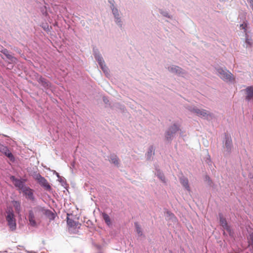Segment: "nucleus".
<instances>
[{
  "label": "nucleus",
  "instance_id": "58836bf2",
  "mask_svg": "<svg viewBox=\"0 0 253 253\" xmlns=\"http://www.w3.org/2000/svg\"><path fill=\"white\" fill-rule=\"evenodd\" d=\"M209 157H210V156H209ZM209 162H210V163H211V159H210V157H209Z\"/></svg>",
  "mask_w": 253,
  "mask_h": 253
},
{
  "label": "nucleus",
  "instance_id": "5701e85b",
  "mask_svg": "<svg viewBox=\"0 0 253 253\" xmlns=\"http://www.w3.org/2000/svg\"><path fill=\"white\" fill-rule=\"evenodd\" d=\"M103 217L106 223L108 226H110L111 224V222L109 216L107 214L104 213H103Z\"/></svg>",
  "mask_w": 253,
  "mask_h": 253
},
{
  "label": "nucleus",
  "instance_id": "f3484780",
  "mask_svg": "<svg viewBox=\"0 0 253 253\" xmlns=\"http://www.w3.org/2000/svg\"><path fill=\"white\" fill-rule=\"evenodd\" d=\"M180 183L183 187L188 191H190V187L189 186L188 180L187 178L182 177L180 179Z\"/></svg>",
  "mask_w": 253,
  "mask_h": 253
},
{
  "label": "nucleus",
  "instance_id": "cd10ccee",
  "mask_svg": "<svg viewBox=\"0 0 253 253\" xmlns=\"http://www.w3.org/2000/svg\"><path fill=\"white\" fill-rule=\"evenodd\" d=\"M134 225H135L137 234L140 236L142 235V232L141 231V227H140V226L139 225V224L137 223H135Z\"/></svg>",
  "mask_w": 253,
  "mask_h": 253
},
{
  "label": "nucleus",
  "instance_id": "20e7f679",
  "mask_svg": "<svg viewBox=\"0 0 253 253\" xmlns=\"http://www.w3.org/2000/svg\"><path fill=\"white\" fill-rule=\"evenodd\" d=\"M191 111L195 113L198 117L208 118L209 116H211V114L210 113L204 109H199L197 108H194L191 109Z\"/></svg>",
  "mask_w": 253,
  "mask_h": 253
},
{
  "label": "nucleus",
  "instance_id": "e433bc0d",
  "mask_svg": "<svg viewBox=\"0 0 253 253\" xmlns=\"http://www.w3.org/2000/svg\"><path fill=\"white\" fill-rule=\"evenodd\" d=\"M42 11L43 14H45V15H46L47 14V13L46 12V11H45V12H44L43 10H42Z\"/></svg>",
  "mask_w": 253,
  "mask_h": 253
},
{
  "label": "nucleus",
  "instance_id": "6ab92c4d",
  "mask_svg": "<svg viewBox=\"0 0 253 253\" xmlns=\"http://www.w3.org/2000/svg\"><path fill=\"white\" fill-rule=\"evenodd\" d=\"M153 155H154V149L152 146H151L146 154L147 159L150 160Z\"/></svg>",
  "mask_w": 253,
  "mask_h": 253
},
{
  "label": "nucleus",
  "instance_id": "393cba45",
  "mask_svg": "<svg viewBox=\"0 0 253 253\" xmlns=\"http://www.w3.org/2000/svg\"><path fill=\"white\" fill-rule=\"evenodd\" d=\"M39 81L41 83H42V84L44 86V87H48V86H49V83L48 82H46V80L44 79V78H40L39 79Z\"/></svg>",
  "mask_w": 253,
  "mask_h": 253
},
{
  "label": "nucleus",
  "instance_id": "aec40b11",
  "mask_svg": "<svg viewBox=\"0 0 253 253\" xmlns=\"http://www.w3.org/2000/svg\"><path fill=\"white\" fill-rule=\"evenodd\" d=\"M93 54L95 58L96 59L98 62H99V59L103 60L97 49H93Z\"/></svg>",
  "mask_w": 253,
  "mask_h": 253
},
{
  "label": "nucleus",
  "instance_id": "bb28decb",
  "mask_svg": "<svg viewBox=\"0 0 253 253\" xmlns=\"http://www.w3.org/2000/svg\"><path fill=\"white\" fill-rule=\"evenodd\" d=\"M156 174L161 180H162L163 182H166L165 176L162 172H161L160 170H158L157 171Z\"/></svg>",
  "mask_w": 253,
  "mask_h": 253
},
{
  "label": "nucleus",
  "instance_id": "f257e3e1",
  "mask_svg": "<svg viewBox=\"0 0 253 253\" xmlns=\"http://www.w3.org/2000/svg\"><path fill=\"white\" fill-rule=\"evenodd\" d=\"M6 219L7 224L11 231H14L16 229V219L12 211L9 210L7 211Z\"/></svg>",
  "mask_w": 253,
  "mask_h": 253
},
{
  "label": "nucleus",
  "instance_id": "dca6fc26",
  "mask_svg": "<svg viewBox=\"0 0 253 253\" xmlns=\"http://www.w3.org/2000/svg\"><path fill=\"white\" fill-rule=\"evenodd\" d=\"M245 44L246 48L251 47L253 46V41L250 38L247 33L245 34Z\"/></svg>",
  "mask_w": 253,
  "mask_h": 253
},
{
  "label": "nucleus",
  "instance_id": "39448f33",
  "mask_svg": "<svg viewBox=\"0 0 253 253\" xmlns=\"http://www.w3.org/2000/svg\"><path fill=\"white\" fill-rule=\"evenodd\" d=\"M112 13L114 16L115 19V22L117 24H118L120 27L122 26V24L121 23V20L120 17V14L117 8H115L114 6V4H112L111 7Z\"/></svg>",
  "mask_w": 253,
  "mask_h": 253
},
{
  "label": "nucleus",
  "instance_id": "72a5a7b5",
  "mask_svg": "<svg viewBox=\"0 0 253 253\" xmlns=\"http://www.w3.org/2000/svg\"><path fill=\"white\" fill-rule=\"evenodd\" d=\"M59 181H60L61 183H62L63 185V183H64V179L61 177V179H58Z\"/></svg>",
  "mask_w": 253,
  "mask_h": 253
},
{
  "label": "nucleus",
  "instance_id": "b1692460",
  "mask_svg": "<svg viewBox=\"0 0 253 253\" xmlns=\"http://www.w3.org/2000/svg\"><path fill=\"white\" fill-rule=\"evenodd\" d=\"M174 134L168 130L166 133V138L168 141H170L173 138Z\"/></svg>",
  "mask_w": 253,
  "mask_h": 253
},
{
  "label": "nucleus",
  "instance_id": "4468645a",
  "mask_svg": "<svg viewBox=\"0 0 253 253\" xmlns=\"http://www.w3.org/2000/svg\"><path fill=\"white\" fill-rule=\"evenodd\" d=\"M29 220L30 224L31 226H32L33 227L36 226L37 224H36V222L35 220L34 214L32 211H29Z\"/></svg>",
  "mask_w": 253,
  "mask_h": 253
},
{
  "label": "nucleus",
  "instance_id": "2f4dec72",
  "mask_svg": "<svg viewBox=\"0 0 253 253\" xmlns=\"http://www.w3.org/2000/svg\"><path fill=\"white\" fill-rule=\"evenodd\" d=\"M162 14H163L164 16L165 17H168V18H170V16L169 15L168 13L167 12H162L161 13Z\"/></svg>",
  "mask_w": 253,
  "mask_h": 253
},
{
  "label": "nucleus",
  "instance_id": "ddd939ff",
  "mask_svg": "<svg viewBox=\"0 0 253 253\" xmlns=\"http://www.w3.org/2000/svg\"><path fill=\"white\" fill-rule=\"evenodd\" d=\"M98 63L106 76L108 77L109 75V71L108 68L106 66L104 60L99 59V62Z\"/></svg>",
  "mask_w": 253,
  "mask_h": 253
},
{
  "label": "nucleus",
  "instance_id": "6e6552de",
  "mask_svg": "<svg viewBox=\"0 0 253 253\" xmlns=\"http://www.w3.org/2000/svg\"><path fill=\"white\" fill-rule=\"evenodd\" d=\"M168 70L169 72L176 75H183L184 73L180 67L175 65H172L169 67Z\"/></svg>",
  "mask_w": 253,
  "mask_h": 253
},
{
  "label": "nucleus",
  "instance_id": "2eb2a0df",
  "mask_svg": "<svg viewBox=\"0 0 253 253\" xmlns=\"http://www.w3.org/2000/svg\"><path fill=\"white\" fill-rule=\"evenodd\" d=\"M1 52L4 54L6 57L9 59L11 62H15L17 61L16 58H15L14 57L12 56L11 54H9L8 51L6 49H2Z\"/></svg>",
  "mask_w": 253,
  "mask_h": 253
},
{
  "label": "nucleus",
  "instance_id": "1a4fd4ad",
  "mask_svg": "<svg viewBox=\"0 0 253 253\" xmlns=\"http://www.w3.org/2000/svg\"><path fill=\"white\" fill-rule=\"evenodd\" d=\"M0 151L3 153L5 156H6L8 158H9L11 160H13L14 158L11 153V152L9 151L7 147L3 145H0Z\"/></svg>",
  "mask_w": 253,
  "mask_h": 253
},
{
  "label": "nucleus",
  "instance_id": "ea45409f",
  "mask_svg": "<svg viewBox=\"0 0 253 253\" xmlns=\"http://www.w3.org/2000/svg\"><path fill=\"white\" fill-rule=\"evenodd\" d=\"M43 8L45 9H46V7L44 6Z\"/></svg>",
  "mask_w": 253,
  "mask_h": 253
},
{
  "label": "nucleus",
  "instance_id": "a211bd4d",
  "mask_svg": "<svg viewBox=\"0 0 253 253\" xmlns=\"http://www.w3.org/2000/svg\"><path fill=\"white\" fill-rule=\"evenodd\" d=\"M179 130V126L176 124H173L168 129V130L174 134L177 131Z\"/></svg>",
  "mask_w": 253,
  "mask_h": 253
},
{
  "label": "nucleus",
  "instance_id": "7c9ffc66",
  "mask_svg": "<svg viewBox=\"0 0 253 253\" xmlns=\"http://www.w3.org/2000/svg\"><path fill=\"white\" fill-rule=\"evenodd\" d=\"M240 27L242 29L244 30V32H245V34L247 33V24L246 23H243L240 25Z\"/></svg>",
  "mask_w": 253,
  "mask_h": 253
},
{
  "label": "nucleus",
  "instance_id": "423d86ee",
  "mask_svg": "<svg viewBox=\"0 0 253 253\" xmlns=\"http://www.w3.org/2000/svg\"><path fill=\"white\" fill-rule=\"evenodd\" d=\"M10 179L13 182L14 185L19 189L23 190L25 187L24 186L25 182L24 180L16 179L14 176H11Z\"/></svg>",
  "mask_w": 253,
  "mask_h": 253
},
{
  "label": "nucleus",
  "instance_id": "f03ea898",
  "mask_svg": "<svg viewBox=\"0 0 253 253\" xmlns=\"http://www.w3.org/2000/svg\"><path fill=\"white\" fill-rule=\"evenodd\" d=\"M216 73L221 79L226 82L231 81L233 80L232 74L222 68L217 69Z\"/></svg>",
  "mask_w": 253,
  "mask_h": 253
},
{
  "label": "nucleus",
  "instance_id": "f8f14e48",
  "mask_svg": "<svg viewBox=\"0 0 253 253\" xmlns=\"http://www.w3.org/2000/svg\"><path fill=\"white\" fill-rule=\"evenodd\" d=\"M38 182L42 187H44L46 190L50 191L51 189V186L48 183L47 181L44 178V177H42Z\"/></svg>",
  "mask_w": 253,
  "mask_h": 253
},
{
  "label": "nucleus",
  "instance_id": "a878e982",
  "mask_svg": "<svg viewBox=\"0 0 253 253\" xmlns=\"http://www.w3.org/2000/svg\"><path fill=\"white\" fill-rule=\"evenodd\" d=\"M111 161L112 163L114 164L115 165H118L119 164V158L116 156H111Z\"/></svg>",
  "mask_w": 253,
  "mask_h": 253
},
{
  "label": "nucleus",
  "instance_id": "0eeeda50",
  "mask_svg": "<svg viewBox=\"0 0 253 253\" xmlns=\"http://www.w3.org/2000/svg\"><path fill=\"white\" fill-rule=\"evenodd\" d=\"M24 195L28 199L34 201L35 198L33 194V190L29 187H25L22 190Z\"/></svg>",
  "mask_w": 253,
  "mask_h": 253
},
{
  "label": "nucleus",
  "instance_id": "f704fd0d",
  "mask_svg": "<svg viewBox=\"0 0 253 253\" xmlns=\"http://www.w3.org/2000/svg\"><path fill=\"white\" fill-rule=\"evenodd\" d=\"M56 175L58 179H61V177L59 175L58 173L56 172Z\"/></svg>",
  "mask_w": 253,
  "mask_h": 253
},
{
  "label": "nucleus",
  "instance_id": "9b49d317",
  "mask_svg": "<svg viewBox=\"0 0 253 253\" xmlns=\"http://www.w3.org/2000/svg\"><path fill=\"white\" fill-rule=\"evenodd\" d=\"M220 218V224L223 227V228L226 229L227 231L231 233V230L230 227L228 225L225 219L223 217L222 214L219 215Z\"/></svg>",
  "mask_w": 253,
  "mask_h": 253
},
{
  "label": "nucleus",
  "instance_id": "4c0bfd02",
  "mask_svg": "<svg viewBox=\"0 0 253 253\" xmlns=\"http://www.w3.org/2000/svg\"><path fill=\"white\" fill-rule=\"evenodd\" d=\"M206 179H207L208 180H210V177L208 176H206Z\"/></svg>",
  "mask_w": 253,
  "mask_h": 253
},
{
  "label": "nucleus",
  "instance_id": "c756f323",
  "mask_svg": "<svg viewBox=\"0 0 253 253\" xmlns=\"http://www.w3.org/2000/svg\"><path fill=\"white\" fill-rule=\"evenodd\" d=\"M34 178L37 181L40 180V179L42 177V176L39 173L35 172L33 174Z\"/></svg>",
  "mask_w": 253,
  "mask_h": 253
},
{
  "label": "nucleus",
  "instance_id": "473e14b6",
  "mask_svg": "<svg viewBox=\"0 0 253 253\" xmlns=\"http://www.w3.org/2000/svg\"><path fill=\"white\" fill-rule=\"evenodd\" d=\"M168 214H169V216L170 217V218H174V219H175V216H174V214H172V213H169V212H168Z\"/></svg>",
  "mask_w": 253,
  "mask_h": 253
},
{
  "label": "nucleus",
  "instance_id": "7ed1b4c3",
  "mask_svg": "<svg viewBox=\"0 0 253 253\" xmlns=\"http://www.w3.org/2000/svg\"><path fill=\"white\" fill-rule=\"evenodd\" d=\"M67 222L69 227V230L71 233L77 232L78 229L80 228V224L78 222L75 221L68 217L67 218Z\"/></svg>",
  "mask_w": 253,
  "mask_h": 253
},
{
  "label": "nucleus",
  "instance_id": "412c9836",
  "mask_svg": "<svg viewBox=\"0 0 253 253\" xmlns=\"http://www.w3.org/2000/svg\"><path fill=\"white\" fill-rule=\"evenodd\" d=\"M248 240L249 245L252 247V248L251 250V253H253V233L249 234V236L248 237Z\"/></svg>",
  "mask_w": 253,
  "mask_h": 253
},
{
  "label": "nucleus",
  "instance_id": "9d476101",
  "mask_svg": "<svg viewBox=\"0 0 253 253\" xmlns=\"http://www.w3.org/2000/svg\"><path fill=\"white\" fill-rule=\"evenodd\" d=\"M246 100L248 101L253 100V86H248L246 88Z\"/></svg>",
  "mask_w": 253,
  "mask_h": 253
},
{
  "label": "nucleus",
  "instance_id": "4be33fe9",
  "mask_svg": "<svg viewBox=\"0 0 253 253\" xmlns=\"http://www.w3.org/2000/svg\"><path fill=\"white\" fill-rule=\"evenodd\" d=\"M225 146L227 150H231L232 143V140L230 138H227L225 143Z\"/></svg>",
  "mask_w": 253,
  "mask_h": 253
},
{
  "label": "nucleus",
  "instance_id": "c9c22d12",
  "mask_svg": "<svg viewBox=\"0 0 253 253\" xmlns=\"http://www.w3.org/2000/svg\"><path fill=\"white\" fill-rule=\"evenodd\" d=\"M103 100L105 103H107L108 101L105 97L103 98Z\"/></svg>",
  "mask_w": 253,
  "mask_h": 253
},
{
  "label": "nucleus",
  "instance_id": "c85d7f7f",
  "mask_svg": "<svg viewBox=\"0 0 253 253\" xmlns=\"http://www.w3.org/2000/svg\"><path fill=\"white\" fill-rule=\"evenodd\" d=\"M14 206L15 208L16 211H17L18 212H20L21 209L20 203L18 202L14 201Z\"/></svg>",
  "mask_w": 253,
  "mask_h": 253
}]
</instances>
